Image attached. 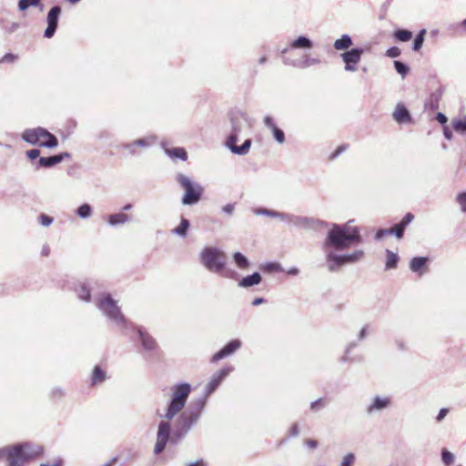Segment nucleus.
Wrapping results in <instances>:
<instances>
[{
	"label": "nucleus",
	"mask_w": 466,
	"mask_h": 466,
	"mask_svg": "<svg viewBox=\"0 0 466 466\" xmlns=\"http://www.w3.org/2000/svg\"><path fill=\"white\" fill-rule=\"evenodd\" d=\"M191 392V386L187 382L178 383L171 388V398L165 410L164 414L157 412L162 420L157 428V441L154 447L155 454L161 453L170 438L171 427L169 420L179 414L176 421L175 436L177 439L185 437L198 421L206 406L205 397H200L186 406L188 396Z\"/></svg>",
	"instance_id": "obj_1"
},
{
	"label": "nucleus",
	"mask_w": 466,
	"mask_h": 466,
	"mask_svg": "<svg viewBox=\"0 0 466 466\" xmlns=\"http://www.w3.org/2000/svg\"><path fill=\"white\" fill-rule=\"evenodd\" d=\"M360 242L361 236L359 228H350L347 224H332L321 245L329 271L338 272L346 265L361 261L364 258L362 249H355L350 253H339V251L348 249L352 245Z\"/></svg>",
	"instance_id": "obj_2"
},
{
	"label": "nucleus",
	"mask_w": 466,
	"mask_h": 466,
	"mask_svg": "<svg viewBox=\"0 0 466 466\" xmlns=\"http://www.w3.org/2000/svg\"><path fill=\"white\" fill-rule=\"evenodd\" d=\"M96 307L124 333L134 329V324L122 314L117 302L109 293H102L95 299Z\"/></svg>",
	"instance_id": "obj_3"
},
{
	"label": "nucleus",
	"mask_w": 466,
	"mask_h": 466,
	"mask_svg": "<svg viewBox=\"0 0 466 466\" xmlns=\"http://www.w3.org/2000/svg\"><path fill=\"white\" fill-rule=\"evenodd\" d=\"M231 132L227 138L226 146L234 154L245 156L248 153L251 147V140L246 139L241 146H236L238 136L242 129L248 125V119L241 111H233L230 113Z\"/></svg>",
	"instance_id": "obj_4"
},
{
	"label": "nucleus",
	"mask_w": 466,
	"mask_h": 466,
	"mask_svg": "<svg viewBox=\"0 0 466 466\" xmlns=\"http://www.w3.org/2000/svg\"><path fill=\"white\" fill-rule=\"evenodd\" d=\"M176 181L185 189L181 200L183 205H195L201 199L204 188L200 184L193 182L188 176L183 173L176 175Z\"/></svg>",
	"instance_id": "obj_5"
},
{
	"label": "nucleus",
	"mask_w": 466,
	"mask_h": 466,
	"mask_svg": "<svg viewBox=\"0 0 466 466\" xmlns=\"http://www.w3.org/2000/svg\"><path fill=\"white\" fill-rule=\"evenodd\" d=\"M9 455L18 460L24 466L26 462L40 457L43 453V448L32 442H20L14 445H8Z\"/></svg>",
	"instance_id": "obj_6"
},
{
	"label": "nucleus",
	"mask_w": 466,
	"mask_h": 466,
	"mask_svg": "<svg viewBox=\"0 0 466 466\" xmlns=\"http://www.w3.org/2000/svg\"><path fill=\"white\" fill-rule=\"evenodd\" d=\"M22 138L31 145H39L47 148H54L58 145L56 136L43 127L25 129L22 134Z\"/></svg>",
	"instance_id": "obj_7"
},
{
	"label": "nucleus",
	"mask_w": 466,
	"mask_h": 466,
	"mask_svg": "<svg viewBox=\"0 0 466 466\" xmlns=\"http://www.w3.org/2000/svg\"><path fill=\"white\" fill-rule=\"evenodd\" d=\"M199 261L206 269L216 274L226 264V256L218 248L207 247L199 253Z\"/></svg>",
	"instance_id": "obj_8"
},
{
	"label": "nucleus",
	"mask_w": 466,
	"mask_h": 466,
	"mask_svg": "<svg viewBox=\"0 0 466 466\" xmlns=\"http://www.w3.org/2000/svg\"><path fill=\"white\" fill-rule=\"evenodd\" d=\"M280 220L287 223L288 225L302 229L313 228L318 224H324V222L316 220L311 218L284 212L281 214Z\"/></svg>",
	"instance_id": "obj_9"
},
{
	"label": "nucleus",
	"mask_w": 466,
	"mask_h": 466,
	"mask_svg": "<svg viewBox=\"0 0 466 466\" xmlns=\"http://www.w3.org/2000/svg\"><path fill=\"white\" fill-rule=\"evenodd\" d=\"M233 370V367L227 366L218 370L216 373L212 375L209 381L205 387L204 394L202 397H205V400L207 401L208 397L213 393L217 388L219 386L221 381Z\"/></svg>",
	"instance_id": "obj_10"
},
{
	"label": "nucleus",
	"mask_w": 466,
	"mask_h": 466,
	"mask_svg": "<svg viewBox=\"0 0 466 466\" xmlns=\"http://www.w3.org/2000/svg\"><path fill=\"white\" fill-rule=\"evenodd\" d=\"M62 9L59 5H54L49 12L47 13L46 16V22H47V27L46 28L44 32V36L46 38H51L54 36L57 25H58V19L61 15Z\"/></svg>",
	"instance_id": "obj_11"
},
{
	"label": "nucleus",
	"mask_w": 466,
	"mask_h": 466,
	"mask_svg": "<svg viewBox=\"0 0 466 466\" xmlns=\"http://www.w3.org/2000/svg\"><path fill=\"white\" fill-rule=\"evenodd\" d=\"M391 406V398L387 395H375L366 408L369 415L382 411Z\"/></svg>",
	"instance_id": "obj_12"
},
{
	"label": "nucleus",
	"mask_w": 466,
	"mask_h": 466,
	"mask_svg": "<svg viewBox=\"0 0 466 466\" xmlns=\"http://www.w3.org/2000/svg\"><path fill=\"white\" fill-rule=\"evenodd\" d=\"M96 286H98V282L96 280L78 281L76 283L74 289L80 300L90 302L91 291H93Z\"/></svg>",
	"instance_id": "obj_13"
},
{
	"label": "nucleus",
	"mask_w": 466,
	"mask_h": 466,
	"mask_svg": "<svg viewBox=\"0 0 466 466\" xmlns=\"http://www.w3.org/2000/svg\"><path fill=\"white\" fill-rule=\"evenodd\" d=\"M138 335V339L144 350L148 352H155L158 349L156 339L143 328L135 327Z\"/></svg>",
	"instance_id": "obj_14"
},
{
	"label": "nucleus",
	"mask_w": 466,
	"mask_h": 466,
	"mask_svg": "<svg viewBox=\"0 0 466 466\" xmlns=\"http://www.w3.org/2000/svg\"><path fill=\"white\" fill-rule=\"evenodd\" d=\"M242 343L239 339H232L228 342L220 350L215 353L212 358V362H217L231 354H233L236 350L240 349Z\"/></svg>",
	"instance_id": "obj_15"
},
{
	"label": "nucleus",
	"mask_w": 466,
	"mask_h": 466,
	"mask_svg": "<svg viewBox=\"0 0 466 466\" xmlns=\"http://www.w3.org/2000/svg\"><path fill=\"white\" fill-rule=\"evenodd\" d=\"M283 63L288 66H292L294 67L305 69L309 66L319 65L320 63V59L317 57H311L309 55H304L301 59L292 60L289 57H283Z\"/></svg>",
	"instance_id": "obj_16"
},
{
	"label": "nucleus",
	"mask_w": 466,
	"mask_h": 466,
	"mask_svg": "<svg viewBox=\"0 0 466 466\" xmlns=\"http://www.w3.org/2000/svg\"><path fill=\"white\" fill-rule=\"evenodd\" d=\"M66 157H70V154L64 152L51 157H42L38 159L36 167H52L56 164L61 163Z\"/></svg>",
	"instance_id": "obj_17"
},
{
	"label": "nucleus",
	"mask_w": 466,
	"mask_h": 466,
	"mask_svg": "<svg viewBox=\"0 0 466 466\" xmlns=\"http://www.w3.org/2000/svg\"><path fill=\"white\" fill-rule=\"evenodd\" d=\"M393 118L398 124H410L412 123L411 116L407 107L402 104H398L393 112Z\"/></svg>",
	"instance_id": "obj_18"
},
{
	"label": "nucleus",
	"mask_w": 466,
	"mask_h": 466,
	"mask_svg": "<svg viewBox=\"0 0 466 466\" xmlns=\"http://www.w3.org/2000/svg\"><path fill=\"white\" fill-rule=\"evenodd\" d=\"M263 123L272 132L275 140L279 144H283L285 142L284 132L276 126L274 119L270 116H266L263 119Z\"/></svg>",
	"instance_id": "obj_19"
},
{
	"label": "nucleus",
	"mask_w": 466,
	"mask_h": 466,
	"mask_svg": "<svg viewBox=\"0 0 466 466\" xmlns=\"http://www.w3.org/2000/svg\"><path fill=\"white\" fill-rule=\"evenodd\" d=\"M414 219V216L411 213H407L400 223L396 224L393 228H391L392 234L398 238H401L404 235L405 228L407 226L412 222Z\"/></svg>",
	"instance_id": "obj_20"
},
{
	"label": "nucleus",
	"mask_w": 466,
	"mask_h": 466,
	"mask_svg": "<svg viewBox=\"0 0 466 466\" xmlns=\"http://www.w3.org/2000/svg\"><path fill=\"white\" fill-rule=\"evenodd\" d=\"M364 50L360 47H354L350 50L345 51L340 55L343 62H350L353 64H359Z\"/></svg>",
	"instance_id": "obj_21"
},
{
	"label": "nucleus",
	"mask_w": 466,
	"mask_h": 466,
	"mask_svg": "<svg viewBox=\"0 0 466 466\" xmlns=\"http://www.w3.org/2000/svg\"><path fill=\"white\" fill-rule=\"evenodd\" d=\"M429 261L427 257H414L410 261V269L421 276L426 271V265Z\"/></svg>",
	"instance_id": "obj_22"
},
{
	"label": "nucleus",
	"mask_w": 466,
	"mask_h": 466,
	"mask_svg": "<svg viewBox=\"0 0 466 466\" xmlns=\"http://www.w3.org/2000/svg\"><path fill=\"white\" fill-rule=\"evenodd\" d=\"M353 45L352 39L350 35L344 34L339 38L336 39L333 43L334 49L338 51H348Z\"/></svg>",
	"instance_id": "obj_23"
},
{
	"label": "nucleus",
	"mask_w": 466,
	"mask_h": 466,
	"mask_svg": "<svg viewBox=\"0 0 466 466\" xmlns=\"http://www.w3.org/2000/svg\"><path fill=\"white\" fill-rule=\"evenodd\" d=\"M261 275L258 272H254L251 275L242 278L238 282V286L242 288H249L255 285H258L261 282Z\"/></svg>",
	"instance_id": "obj_24"
},
{
	"label": "nucleus",
	"mask_w": 466,
	"mask_h": 466,
	"mask_svg": "<svg viewBox=\"0 0 466 466\" xmlns=\"http://www.w3.org/2000/svg\"><path fill=\"white\" fill-rule=\"evenodd\" d=\"M290 48L311 49L313 47L312 41L305 35H299L289 44Z\"/></svg>",
	"instance_id": "obj_25"
},
{
	"label": "nucleus",
	"mask_w": 466,
	"mask_h": 466,
	"mask_svg": "<svg viewBox=\"0 0 466 466\" xmlns=\"http://www.w3.org/2000/svg\"><path fill=\"white\" fill-rule=\"evenodd\" d=\"M128 221H129V216L123 212L111 214L107 218V222L112 227H116L118 225H124Z\"/></svg>",
	"instance_id": "obj_26"
},
{
	"label": "nucleus",
	"mask_w": 466,
	"mask_h": 466,
	"mask_svg": "<svg viewBox=\"0 0 466 466\" xmlns=\"http://www.w3.org/2000/svg\"><path fill=\"white\" fill-rule=\"evenodd\" d=\"M164 150L165 153L172 159H181L183 161L187 159V153L183 147H165Z\"/></svg>",
	"instance_id": "obj_27"
},
{
	"label": "nucleus",
	"mask_w": 466,
	"mask_h": 466,
	"mask_svg": "<svg viewBox=\"0 0 466 466\" xmlns=\"http://www.w3.org/2000/svg\"><path fill=\"white\" fill-rule=\"evenodd\" d=\"M252 212L256 216H266L272 218H279L280 220L282 212H279L273 209L266 208H256L252 209Z\"/></svg>",
	"instance_id": "obj_28"
},
{
	"label": "nucleus",
	"mask_w": 466,
	"mask_h": 466,
	"mask_svg": "<svg viewBox=\"0 0 466 466\" xmlns=\"http://www.w3.org/2000/svg\"><path fill=\"white\" fill-rule=\"evenodd\" d=\"M75 213L78 218L87 219L91 218L93 214V208L89 204L84 203L76 209Z\"/></svg>",
	"instance_id": "obj_29"
},
{
	"label": "nucleus",
	"mask_w": 466,
	"mask_h": 466,
	"mask_svg": "<svg viewBox=\"0 0 466 466\" xmlns=\"http://www.w3.org/2000/svg\"><path fill=\"white\" fill-rule=\"evenodd\" d=\"M441 91L436 90L435 92L431 93L430 98L427 100L425 106L427 108L431 110H435L439 107V101L441 97Z\"/></svg>",
	"instance_id": "obj_30"
},
{
	"label": "nucleus",
	"mask_w": 466,
	"mask_h": 466,
	"mask_svg": "<svg viewBox=\"0 0 466 466\" xmlns=\"http://www.w3.org/2000/svg\"><path fill=\"white\" fill-rule=\"evenodd\" d=\"M386 264H385V269H392L396 268L398 266L399 261V256L397 253L392 252L390 249H386Z\"/></svg>",
	"instance_id": "obj_31"
},
{
	"label": "nucleus",
	"mask_w": 466,
	"mask_h": 466,
	"mask_svg": "<svg viewBox=\"0 0 466 466\" xmlns=\"http://www.w3.org/2000/svg\"><path fill=\"white\" fill-rule=\"evenodd\" d=\"M233 259L236 265L241 269H247L249 267V261L248 258L240 252H235L233 254Z\"/></svg>",
	"instance_id": "obj_32"
},
{
	"label": "nucleus",
	"mask_w": 466,
	"mask_h": 466,
	"mask_svg": "<svg viewBox=\"0 0 466 466\" xmlns=\"http://www.w3.org/2000/svg\"><path fill=\"white\" fill-rule=\"evenodd\" d=\"M106 380V372L99 367L96 366L93 370L91 381L92 384L101 383Z\"/></svg>",
	"instance_id": "obj_33"
},
{
	"label": "nucleus",
	"mask_w": 466,
	"mask_h": 466,
	"mask_svg": "<svg viewBox=\"0 0 466 466\" xmlns=\"http://www.w3.org/2000/svg\"><path fill=\"white\" fill-rule=\"evenodd\" d=\"M190 224L188 219L181 218L180 224L178 227L175 228L172 232L177 236L185 237L187 233L188 228Z\"/></svg>",
	"instance_id": "obj_34"
},
{
	"label": "nucleus",
	"mask_w": 466,
	"mask_h": 466,
	"mask_svg": "<svg viewBox=\"0 0 466 466\" xmlns=\"http://www.w3.org/2000/svg\"><path fill=\"white\" fill-rule=\"evenodd\" d=\"M41 5V0H19L17 3L18 10L25 11L29 7H36Z\"/></svg>",
	"instance_id": "obj_35"
},
{
	"label": "nucleus",
	"mask_w": 466,
	"mask_h": 466,
	"mask_svg": "<svg viewBox=\"0 0 466 466\" xmlns=\"http://www.w3.org/2000/svg\"><path fill=\"white\" fill-rule=\"evenodd\" d=\"M216 274L219 275L222 278L237 279L238 278V274L232 268H227L226 264H223L222 269H220Z\"/></svg>",
	"instance_id": "obj_36"
},
{
	"label": "nucleus",
	"mask_w": 466,
	"mask_h": 466,
	"mask_svg": "<svg viewBox=\"0 0 466 466\" xmlns=\"http://www.w3.org/2000/svg\"><path fill=\"white\" fill-rule=\"evenodd\" d=\"M394 36L399 41L407 42L411 39L412 33L407 29H398L394 32Z\"/></svg>",
	"instance_id": "obj_37"
},
{
	"label": "nucleus",
	"mask_w": 466,
	"mask_h": 466,
	"mask_svg": "<svg viewBox=\"0 0 466 466\" xmlns=\"http://www.w3.org/2000/svg\"><path fill=\"white\" fill-rule=\"evenodd\" d=\"M426 35V29H421L416 35L415 39H414V42H413V45H412V49L414 51H419L422 45H423V42H424V36Z\"/></svg>",
	"instance_id": "obj_38"
},
{
	"label": "nucleus",
	"mask_w": 466,
	"mask_h": 466,
	"mask_svg": "<svg viewBox=\"0 0 466 466\" xmlns=\"http://www.w3.org/2000/svg\"><path fill=\"white\" fill-rule=\"evenodd\" d=\"M455 201L459 205L461 213L466 215V191L458 193Z\"/></svg>",
	"instance_id": "obj_39"
},
{
	"label": "nucleus",
	"mask_w": 466,
	"mask_h": 466,
	"mask_svg": "<svg viewBox=\"0 0 466 466\" xmlns=\"http://www.w3.org/2000/svg\"><path fill=\"white\" fill-rule=\"evenodd\" d=\"M452 127L457 133H466V116L462 119L453 120Z\"/></svg>",
	"instance_id": "obj_40"
},
{
	"label": "nucleus",
	"mask_w": 466,
	"mask_h": 466,
	"mask_svg": "<svg viewBox=\"0 0 466 466\" xmlns=\"http://www.w3.org/2000/svg\"><path fill=\"white\" fill-rule=\"evenodd\" d=\"M263 269L267 272H280L283 268L280 264L275 262H268L263 266Z\"/></svg>",
	"instance_id": "obj_41"
},
{
	"label": "nucleus",
	"mask_w": 466,
	"mask_h": 466,
	"mask_svg": "<svg viewBox=\"0 0 466 466\" xmlns=\"http://www.w3.org/2000/svg\"><path fill=\"white\" fill-rule=\"evenodd\" d=\"M441 461L445 466H449L454 461V455L446 449L441 451Z\"/></svg>",
	"instance_id": "obj_42"
},
{
	"label": "nucleus",
	"mask_w": 466,
	"mask_h": 466,
	"mask_svg": "<svg viewBox=\"0 0 466 466\" xmlns=\"http://www.w3.org/2000/svg\"><path fill=\"white\" fill-rule=\"evenodd\" d=\"M394 67L402 76H405L409 72V66L401 61H394Z\"/></svg>",
	"instance_id": "obj_43"
},
{
	"label": "nucleus",
	"mask_w": 466,
	"mask_h": 466,
	"mask_svg": "<svg viewBox=\"0 0 466 466\" xmlns=\"http://www.w3.org/2000/svg\"><path fill=\"white\" fill-rule=\"evenodd\" d=\"M355 455L351 452L346 454L339 466H352L355 462Z\"/></svg>",
	"instance_id": "obj_44"
},
{
	"label": "nucleus",
	"mask_w": 466,
	"mask_h": 466,
	"mask_svg": "<svg viewBox=\"0 0 466 466\" xmlns=\"http://www.w3.org/2000/svg\"><path fill=\"white\" fill-rule=\"evenodd\" d=\"M38 221L42 226L49 227L54 222V218L43 213L38 217Z\"/></svg>",
	"instance_id": "obj_45"
},
{
	"label": "nucleus",
	"mask_w": 466,
	"mask_h": 466,
	"mask_svg": "<svg viewBox=\"0 0 466 466\" xmlns=\"http://www.w3.org/2000/svg\"><path fill=\"white\" fill-rule=\"evenodd\" d=\"M326 405L325 400L323 399H318L310 403V409L314 411H318L324 408Z\"/></svg>",
	"instance_id": "obj_46"
},
{
	"label": "nucleus",
	"mask_w": 466,
	"mask_h": 466,
	"mask_svg": "<svg viewBox=\"0 0 466 466\" xmlns=\"http://www.w3.org/2000/svg\"><path fill=\"white\" fill-rule=\"evenodd\" d=\"M388 235H393L390 228H380L375 234V239L380 240L383 237Z\"/></svg>",
	"instance_id": "obj_47"
},
{
	"label": "nucleus",
	"mask_w": 466,
	"mask_h": 466,
	"mask_svg": "<svg viewBox=\"0 0 466 466\" xmlns=\"http://www.w3.org/2000/svg\"><path fill=\"white\" fill-rule=\"evenodd\" d=\"M400 54H401V51L397 46H391L386 52L387 56L392 57V58L400 56Z\"/></svg>",
	"instance_id": "obj_48"
},
{
	"label": "nucleus",
	"mask_w": 466,
	"mask_h": 466,
	"mask_svg": "<svg viewBox=\"0 0 466 466\" xmlns=\"http://www.w3.org/2000/svg\"><path fill=\"white\" fill-rule=\"evenodd\" d=\"M16 59L17 56L12 53H7L0 59V63H14Z\"/></svg>",
	"instance_id": "obj_49"
},
{
	"label": "nucleus",
	"mask_w": 466,
	"mask_h": 466,
	"mask_svg": "<svg viewBox=\"0 0 466 466\" xmlns=\"http://www.w3.org/2000/svg\"><path fill=\"white\" fill-rule=\"evenodd\" d=\"M6 465L5 466H24L18 460L13 458L8 454V458L5 460Z\"/></svg>",
	"instance_id": "obj_50"
},
{
	"label": "nucleus",
	"mask_w": 466,
	"mask_h": 466,
	"mask_svg": "<svg viewBox=\"0 0 466 466\" xmlns=\"http://www.w3.org/2000/svg\"><path fill=\"white\" fill-rule=\"evenodd\" d=\"M347 149L346 145L339 146L330 156V159H335L338 157L342 152H344Z\"/></svg>",
	"instance_id": "obj_51"
},
{
	"label": "nucleus",
	"mask_w": 466,
	"mask_h": 466,
	"mask_svg": "<svg viewBox=\"0 0 466 466\" xmlns=\"http://www.w3.org/2000/svg\"><path fill=\"white\" fill-rule=\"evenodd\" d=\"M40 155V150L39 149H36V148H34V149H30L28 151H26V156L28 157V158L30 159H35L39 157Z\"/></svg>",
	"instance_id": "obj_52"
},
{
	"label": "nucleus",
	"mask_w": 466,
	"mask_h": 466,
	"mask_svg": "<svg viewBox=\"0 0 466 466\" xmlns=\"http://www.w3.org/2000/svg\"><path fill=\"white\" fill-rule=\"evenodd\" d=\"M368 329H369L368 325H365V326H363L361 328V329L360 330V332L358 334V340L359 341H361V340L366 339L367 333H368Z\"/></svg>",
	"instance_id": "obj_53"
},
{
	"label": "nucleus",
	"mask_w": 466,
	"mask_h": 466,
	"mask_svg": "<svg viewBox=\"0 0 466 466\" xmlns=\"http://www.w3.org/2000/svg\"><path fill=\"white\" fill-rule=\"evenodd\" d=\"M449 409L447 408H441L436 417V420L438 422L441 421L448 414Z\"/></svg>",
	"instance_id": "obj_54"
},
{
	"label": "nucleus",
	"mask_w": 466,
	"mask_h": 466,
	"mask_svg": "<svg viewBox=\"0 0 466 466\" xmlns=\"http://www.w3.org/2000/svg\"><path fill=\"white\" fill-rule=\"evenodd\" d=\"M135 145L141 147H147L151 145V142H149L146 138H140L136 141H134Z\"/></svg>",
	"instance_id": "obj_55"
},
{
	"label": "nucleus",
	"mask_w": 466,
	"mask_h": 466,
	"mask_svg": "<svg viewBox=\"0 0 466 466\" xmlns=\"http://www.w3.org/2000/svg\"><path fill=\"white\" fill-rule=\"evenodd\" d=\"M344 63H345V66H344L345 71L355 72L357 70L358 64H353V63H350V62H344Z\"/></svg>",
	"instance_id": "obj_56"
},
{
	"label": "nucleus",
	"mask_w": 466,
	"mask_h": 466,
	"mask_svg": "<svg viewBox=\"0 0 466 466\" xmlns=\"http://www.w3.org/2000/svg\"><path fill=\"white\" fill-rule=\"evenodd\" d=\"M234 209H235V205H234V204H231V203H230V204H227L226 206H224V207L222 208V210H223L226 214H228V215H231V214L233 213Z\"/></svg>",
	"instance_id": "obj_57"
},
{
	"label": "nucleus",
	"mask_w": 466,
	"mask_h": 466,
	"mask_svg": "<svg viewBox=\"0 0 466 466\" xmlns=\"http://www.w3.org/2000/svg\"><path fill=\"white\" fill-rule=\"evenodd\" d=\"M305 445L309 449H316L319 445V442L315 440L309 439L305 441Z\"/></svg>",
	"instance_id": "obj_58"
},
{
	"label": "nucleus",
	"mask_w": 466,
	"mask_h": 466,
	"mask_svg": "<svg viewBox=\"0 0 466 466\" xmlns=\"http://www.w3.org/2000/svg\"><path fill=\"white\" fill-rule=\"evenodd\" d=\"M436 119H437V121H438L439 123H441V124H445V123H447V121H448L447 116H446L443 113H441V112H439V113L436 115Z\"/></svg>",
	"instance_id": "obj_59"
},
{
	"label": "nucleus",
	"mask_w": 466,
	"mask_h": 466,
	"mask_svg": "<svg viewBox=\"0 0 466 466\" xmlns=\"http://www.w3.org/2000/svg\"><path fill=\"white\" fill-rule=\"evenodd\" d=\"M299 426L297 423L293 424L290 428L289 434L291 437H297L299 435Z\"/></svg>",
	"instance_id": "obj_60"
},
{
	"label": "nucleus",
	"mask_w": 466,
	"mask_h": 466,
	"mask_svg": "<svg viewBox=\"0 0 466 466\" xmlns=\"http://www.w3.org/2000/svg\"><path fill=\"white\" fill-rule=\"evenodd\" d=\"M8 453H9L8 446L0 448V458H5V460H6L8 458Z\"/></svg>",
	"instance_id": "obj_61"
},
{
	"label": "nucleus",
	"mask_w": 466,
	"mask_h": 466,
	"mask_svg": "<svg viewBox=\"0 0 466 466\" xmlns=\"http://www.w3.org/2000/svg\"><path fill=\"white\" fill-rule=\"evenodd\" d=\"M443 135L446 139L451 140L452 138V132L448 127H444L443 128Z\"/></svg>",
	"instance_id": "obj_62"
},
{
	"label": "nucleus",
	"mask_w": 466,
	"mask_h": 466,
	"mask_svg": "<svg viewBox=\"0 0 466 466\" xmlns=\"http://www.w3.org/2000/svg\"><path fill=\"white\" fill-rule=\"evenodd\" d=\"M356 346H357V343H356V342H354V341L350 342V343L346 346V348H345V353H346V355H349V354L351 352V350H352Z\"/></svg>",
	"instance_id": "obj_63"
},
{
	"label": "nucleus",
	"mask_w": 466,
	"mask_h": 466,
	"mask_svg": "<svg viewBox=\"0 0 466 466\" xmlns=\"http://www.w3.org/2000/svg\"><path fill=\"white\" fill-rule=\"evenodd\" d=\"M186 466H207L202 460H198L193 462H187Z\"/></svg>",
	"instance_id": "obj_64"
}]
</instances>
